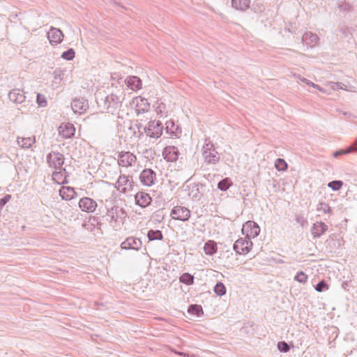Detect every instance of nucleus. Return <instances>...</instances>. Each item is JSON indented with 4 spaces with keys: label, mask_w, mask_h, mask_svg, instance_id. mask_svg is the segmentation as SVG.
Instances as JSON below:
<instances>
[{
    "label": "nucleus",
    "mask_w": 357,
    "mask_h": 357,
    "mask_svg": "<svg viewBox=\"0 0 357 357\" xmlns=\"http://www.w3.org/2000/svg\"><path fill=\"white\" fill-rule=\"evenodd\" d=\"M123 100L124 95L123 93H121L119 95L112 93L107 95L105 98H101L100 100H97V103L98 107L104 112L112 114H119Z\"/></svg>",
    "instance_id": "f257e3e1"
},
{
    "label": "nucleus",
    "mask_w": 357,
    "mask_h": 357,
    "mask_svg": "<svg viewBox=\"0 0 357 357\" xmlns=\"http://www.w3.org/2000/svg\"><path fill=\"white\" fill-rule=\"evenodd\" d=\"M202 155L204 162L206 164H216L220 160L219 153L215 151L213 144L210 142H206L202 148Z\"/></svg>",
    "instance_id": "f03ea898"
},
{
    "label": "nucleus",
    "mask_w": 357,
    "mask_h": 357,
    "mask_svg": "<svg viewBox=\"0 0 357 357\" xmlns=\"http://www.w3.org/2000/svg\"><path fill=\"white\" fill-rule=\"evenodd\" d=\"M146 126V136L150 138L158 139L162 134L163 130V126L160 121H151Z\"/></svg>",
    "instance_id": "7ed1b4c3"
},
{
    "label": "nucleus",
    "mask_w": 357,
    "mask_h": 357,
    "mask_svg": "<svg viewBox=\"0 0 357 357\" xmlns=\"http://www.w3.org/2000/svg\"><path fill=\"white\" fill-rule=\"evenodd\" d=\"M252 242L248 238H240L234 243L233 249L238 255H245L250 252Z\"/></svg>",
    "instance_id": "20e7f679"
},
{
    "label": "nucleus",
    "mask_w": 357,
    "mask_h": 357,
    "mask_svg": "<svg viewBox=\"0 0 357 357\" xmlns=\"http://www.w3.org/2000/svg\"><path fill=\"white\" fill-rule=\"evenodd\" d=\"M170 215L174 220L185 222L190 218V211L186 207L176 206L172 208Z\"/></svg>",
    "instance_id": "39448f33"
},
{
    "label": "nucleus",
    "mask_w": 357,
    "mask_h": 357,
    "mask_svg": "<svg viewBox=\"0 0 357 357\" xmlns=\"http://www.w3.org/2000/svg\"><path fill=\"white\" fill-rule=\"evenodd\" d=\"M47 160L50 167L58 169L64 163V156L59 152L52 151L47 155Z\"/></svg>",
    "instance_id": "423d86ee"
},
{
    "label": "nucleus",
    "mask_w": 357,
    "mask_h": 357,
    "mask_svg": "<svg viewBox=\"0 0 357 357\" xmlns=\"http://www.w3.org/2000/svg\"><path fill=\"white\" fill-rule=\"evenodd\" d=\"M137 160V157L131 152H121L118 155V163L120 166L128 167L132 166Z\"/></svg>",
    "instance_id": "0eeeda50"
},
{
    "label": "nucleus",
    "mask_w": 357,
    "mask_h": 357,
    "mask_svg": "<svg viewBox=\"0 0 357 357\" xmlns=\"http://www.w3.org/2000/svg\"><path fill=\"white\" fill-rule=\"evenodd\" d=\"M139 178L143 185L151 186L156 181V174L151 169H144L141 172Z\"/></svg>",
    "instance_id": "6e6552de"
},
{
    "label": "nucleus",
    "mask_w": 357,
    "mask_h": 357,
    "mask_svg": "<svg viewBox=\"0 0 357 357\" xmlns=\"http://www.w3.org/2000/svg\"><path fill=\"white\" fill-rule=\"evenodd\" d=\"M242 231L246 232V236L250 239V237L255 238L259 234L260 228L256 222L249 220L243 225Z\"/></svg>",
    "instance_id": "1a4fd4ad"
},
{
    "label": "nucleus",
    "mask_w": 357,
    "mask_h": 357,
    "mask_svg": "<svg viewBox=\"0 0 357 357\" xmlns=\"http://www.w3.org/2000/svg\"><path fill=\"white\" fill-rule=\"evenodd\" d=\"M71 108L75 113L83 114L89 109L88 100L84 98H75L71 102Z\"/></svg>",
    "instance_id": "9d476101"
},
{
    "label": "nucleus",
    "mask_w": 357,
    "mask_h": 357,
    "mask_svg": "<svg viewBox=\"0 0 357 357\" xmlns=\"http://www.w3.org/2000/svg\"><path fill=\"white\" fill-rule=\"evenodd\" d=\"M142 243L138 238L130 236L128 237L121 244V248L124 250H139L142 248Z\"/></svg>",
    "instance_id": "9b49d317"
},
{
    "label": "nucleus",
    "mask_w": 357,
    "mask_h": 357,
    "mask_svg": "<svg viewBox=\"0 0 357 357\" xmlns=\"http://www.w3.org/2000/svg\"><path fill=\"white\" fill-rule=\"evenodd\" d=\"M79 207L84 212L93 213L97 207V203L93 199L85 197L80 199Z\"/></svg>",
    "instance_id": "f8f14e48"
},
{
    "label": "nucleus",
    "mask_w": 357,
    "mask_h": 357,
    "mask_svg": "<svg viewBox=\"0 0 357 357\" xmlns=\"http://www.w3.org/2000/svg\"><path fill=\"white\" fill-rule=\"evenodd\" d=\"M107 215L110 218L111 221H114L119 224L123 223V220L126 218L125 212L118 207L112 208L108 211Z\"/></svg>",
    "instance_id": "ddd939ff"
},
{
    "label": "nucleus",
    "mask_w": 357,
    "mask_h": 357,
    "mask_svg": "<svg viewBox=\"0 0 357 357\" xmlns=\"http://www.w3.org/2000/svg\"><path fill=\"white\" fill-rule=\"evenodd\" d=\"M162 155L167 161L174 162L178 158L179 151L177 147L168 146L164 149Z\"/></svg>",
    "instance_id": "4468645a"
},
{
    "label": "nucleus",
    "mask_w": 357,
    "mask_h": 357,
    "mask_svg": "<svg viewBox=\"0 0 357 357\" xmlns=\"http://www.w3.org/2000/svg\"><path fill=\"white\" fill-rule=\"evenodd\" d=\"M128 186L132 188V181L129 179L128 176L121 175L115 184V188L122 192H126Z\"/></svg>",
    "instance_id": "2eb2a0df"
},
{
    "label": "nucleus",
    "mask_w": 357,
    "mask_h": 357,
    "mask_svg": "<svg viewBox=\"0 0 357 357\" xmlns=\"http://www.w3.org/2000/svg\"><path fill=\"white\" fill-rule=\"evenodd\" d=\"M47 34L48 39L51 44H59L62 41L63 38V32L59 29L54 27H51Z\"/></svg>",
    "instance_id": "dca6fc26"
},
{
    "label": "nucleus",
    "mask_w": 357,
    "mask_h": 357,
    "mask_svg": "<svg viewBox=\"0 0 357 357\" xmlns=\"http://www.w3.org/2000/svg\"><path fill=\"white\" fill-rule=\"evenodd\" d=\"M8 98L12 102L17 104L23 102L26 98L24 93L19 89L10 91L8 93Z\"/></svg>",
    "instance_id": "f3484780"
},
{
    "label": "nucleus",
    "mask_w": 357,
    "mask_h": 357,
    "mask_svg": "<svg viewBox=\"0 0 357 357\" xmlns=\"http://www.w3.org/2000/svg\"><path fill=\"white\" fill-rule=\"evenodd\" d=\"M135 198L136 204L141 207L147 206L151 202L150 195L144 192H137Z\"/></svg>",
    "instance_id": "a211bd4d"
},
{
    "label": "nucleus",
    "mask_w": 357,
    "mask_h": 357,
    "mask_svg": "<svg viewBox=\"0 0 357 357\" xmlns=\"http://www.w3.org/2000/svg\"><path fill=\"white\" fill-rule=\"evenodd\" d=\"M319 37L317 35L312 32H306L302 37V42L310 47L317 45Z\"/></svg>",
    "instance_id": "6ab92c4d"
},
{
    "label": "nucleus",
    "mask_w": 357,
    "mask_h": 357,
    "mask_svg": "<svg viewBox=\"0 0 357 357\" xmlns=\"http://www.w3.org/2000/svg\"><path fill=\"white\" fill-rule=\"evenodd\" d=\"M59 195L63 199L70 200L77 196V193L73 188L63 186L59 190Z\"/></svg>",
    "instance_id": "aec40b11"
},
{
    "label": "nucleus",
    "mask_w": 357,
    "mask_h": 357,
    "mask_svg": "<svg viewBox=\"0 0 357 357\" xmlns=\"http://www.w3.org/2000/svg\"><path fill=\"white\" fill-rule=\"evenodd\" d=\"M328 229V226L322 222H317L312 228V234L314 237H320Z\"/></svg>",
    "instance_id": "412c9836"
},
{
    "label": "nucleus",
    "mask_w": 357,
    "mask_h": 357,
    "mask_svg": "<svg viewBox=\"0 0 357 357\" xmlns=\"http://www.w3.org/2000/svg\"><path fill=\"white\" fill-rule=\"evenodd\" d=\"M59 132L63 138L67 139L74 135L75 129L70 124L65 125L64 126H61L59 128Z\"/></svg>",
    "instance_id": "4be33fe9"
},
{
    "label": "nucleus",
    "mask_w": 357,
    "mask_h": 357,
    "mask_svg": "<svg viewBox=\"0 0 357 357\" xmlns=\"http://www.w3.org/2000/svg\"><path fill=\"white\" fill-rule=\"evenodd\" d=\"M53 180L55 181L57 183H63L65 182L66 179V171L64 168H59L58 169H55V171L52 174Z\"/></svg>",
    "instance_id": "5701e85b"
},
{
    "label": "nucleus",
    "mask_w": 357,
    "mask_h": 357,
    "mask_svg": "<svg viewBox=\"0 0 357 357\" xmlns=\"http://www.w3.org/2000/svg\"><path fill=\"white\" fill-rule=\"evenodd\" d=\"M250 0H231L232 7L239 10H245L250 7Z\"/></svg>",
    "instance_id": "b1692460"
},
{
    "label": "nucleus",
    "mask_w": 357,
    "mask_h": 357,
    "mask_svg": "<svg viewBox=\"0 0 357 357\" xmlns=\"http://www.w3.org/2000/svg\"><path fill=\"white\" fill-rule=\"evenodd\" d=\"M165 125V130L167 133L177 136L178 134L181 132L180 128L178 126L175 125L174 121H168L166 122Z\"/></svg>",
    "instance_id": "393cba45"
},
{
    "label": "nucleus",
    "mask_w": 357,
    "mask_h": 357,
    "mask_svg": "<svg viewBox=\"0 0 357 357\" xmlns=\"http://www.w3.org/2000/svg\"><path fill=\"white\" fill-rule=\"evenodd\" d=\"M127 84L132 90L139 89L142 88V81L136 76L129 77L127 79Z\"/></svg>",
    "instance_id": "a878e982"
},
{
    "label": "nucleus",
    "mask_w": 357,
    "mask_h": 357,
    "mask_svg": "<svg viewBox=\"0 0 357 357\" xmlns=\"http://www.w3.org/2000/svg\"><path fill=\"white\" fill-rule=\"evenodd\" d=\"M204 250L206 255H213L217 252V245L213 241H208L205 243Z\"/></svg>",
    "instance_id": "bb28decb"
},
{
    "label": "nucleus",
    "mask_w": 357,
    "mask_h": 357,
    "mask_svg": "<svg viewBox=\"0 0 357 357\" xmlns=\"http://www.w3.org/2000/svg\"><path fill=\"white\" fill-rule=\"evenodd\" d=\"M35 142L34 137H18L17 144L22 148H29Z\"/></svg>",
    "instance_id": "cd10ccee"
},
{
    "label": "nucleus",
    "mask_w": 357,
    "mask_h": 357,
    "mask_svg": "<svg viewBox=\"0 0 357 357\" xmlns=\"http://www.w3.org/2000/svg\"><path fill=\"white\" fill-rule=\"evenodd\" d=\"M147 237L149 241L162 240L163 238V235L162 231L160 230L151 229L148 231Z\"/></svg>",
    "instance_id": "c85d7f7f"
},
{
    "label": "nucleus",
    "mask_w": 357,
    "mask_h": 357,
    "mask_svg": "<svg viewBox=\"0 0 357 357\" xmlns=\"http://www.w3.org/2000/svg\"><path fill=\"white\" fill-rule=\"evenodd\" d=\"M188 312L199 317L203 314V310L201 305L192 304L188 307Z\"/></svg>",
    "instance_id": "c756f323"
},
{
    "label": "nucleus",
    "mask_w": 357,
    "mask_h": 357,
    "mask_svg": "<svg viewBox=\"0 0 357 357\" xmlns=\"http://www.w3.org/2000/svg\"><path fill=\"white\" fill-rule=\"evenodd\" d=\"M181 283L190 285L194 282V276L188 273H183L179 278Z\"/></svg>",
    "instance_id": "7c9ffc66"
},
{
    "label": "nucleus",
    "mask_w": 357,
    "mask_h": 357,
    "mask_svg": "<svg viewBox=\"0 0 357 357\" xmlns=\"http://www.w3.org/2000/svg\"><path fill=\"white\" fill-rule=\"evenodd\" d=\"M231 185V182L229 178H225L218 183V188L222 191H226L229 189V186Z\"/></svg>",
    "instance_id": "2f4dec72"
},
{
    "label": "nucleus",
    "mask_w": 357,
    "mask_h": 357,
    "mask_svg": "<svg viewBox=\"0 0 357 357\" xmlns=\"http://www.w3.org/2000/svg\"><path fill=\"white\" fill-rule=\"evenodd\" d=\"M337 8L340 11L349 12L351 10L352 6L344 1L339 0L337 3Z\"/></svg>",
    "instance_id": "473e14b6"
},
{
    "label": "nucleus",
    "mask_w": 357,
    "mask_h": 357,
    "mask_svg": "<svg viewBox=\"0 0 357 357\" xmlns=\"http://www.w3.org/2000/svg\"><path fill=\"white\" fill-rule=\"evenodd\" d=\"M275 167L278 171H284L288 165L284 159L278 158L275 162Z\"/></svg>",
    "instance_id": "72a5a7b5"
},
{
    "label": "nucleus",
    "mask_w": 357,
    "mask_h": 357,
    "mask_svg": "<svg viewBox=\"0 0 357 357\" xmlns=\"http://www.w3.org/2000/svg\"><path fill=\"white\" fill-rule=\"evenodd\" d=\"M214 292L218 296H223L226 294V287L222 282H218L214 287Z\"/></svg>",
    "instance_id": "f704fd0d"
},
{
    "label": "nucleus",
    "mask_w": 357,
    "mask_h": 357,
    "mask_svg": "<svg viewBox=\"0 0 357 357\" xmlns=\"http://www.w3.org/2000/svg\"><path fill=\"white\" fill-rule=\"evenodd\" d=\"M317 210L318 211H323L324 213H331L332 211L331 207L326 202H320L318 204Z\"/></svg>",
    "instance_id": "c9c22d12"
},
{
    "label": "nucleus",
    "mask_w": 357,
    "mask_h": 357,
    "mask_svg": "<svg viewBox=\"0 0 357 357\" xmlns=\"http://www.w3.org/2000/svg\"><path fill=\"white\" fill-rule=\"evenodd\" d=\"M75 54L74 50L73 48H70L62 53L61 58L67 61H70L75 57Z\"/></svg>",
    "instance_id": "e433bc0d"
},
{
    "label": "nucleus",
    "mask_w": 357,
    "mask_h": 357,
    "mask_svg": "<svg viewBox=\"0 0 357 357\" xmlns=\"http://www.w3.org/2000/svg\"><path fill=\"white\" fill-rule=\"evenodd\" d=\"M307 275L303 271H299L294 277V280L300 283L305 284L307 280Z\"/></svg>",
    "instance_id": "4c0bfd02"
},
{
    "label": "nucleus",
    "mask_w": 357,
    "mask_h": 357,
    "mask_svg": "<svg viewBox=\"0 0 357 357\" xmlns=\"http://www.w3.org/2000/svg\"><path fill=\"white\" fill-rule=\"evenodd\" d=\"M343 185V182L342 181H333L328 183V186L331 188L333 190L337 191L339 190Z\"/></svg>",
    "instance_id": "58836bf2"
},
{
    "label": "nucleus",
    "mask_w": 357,
    "mask_h": 357,
    "mask_svg": "<svg viewBox=\"0 0 357 357\" xmlns=\"http://www.w3.org/2000/svg\"><path fill=\"white\" fill-rule=\"evenodd\" d=\"M134 128H137V138L140 139L144 134L146 135V132H144V130H146V126H144L141 123H135V126Z\"/></svg>",
    "instance_id": "ea45409f"
},
{
    "label": "nucleus",
    "mask_w": 357,
    "mask_h": 357,
    "mask_svg": "<svg viewBox=\"0 0 357 357\" xmlns=\"http://www.w3.org/2000/svg\"><path fill=\"white\" fill-rule=\"evenodd\" d=\"M314 288L316 291L319 292H322L328 289V285L326 281L321 280L319 282H318V284H317Z\"/></svg>",
    "instance_id": "a19ab883"
},
{
    "label": "nucleus",
    "mask_w": 357,
    "mask_h": 357,
    "mask_svg": "<svg viewBox=\"0 0 357 357\" xmlns=\"http://www.w3.org/2000/svg\"><path fill=\"white\" fill-rule=\"evenodd\" d=\"M36 101H37L38 105L40 107H43L47 105V100H46L45 97L40 93L37 94Z\"/></svg>",
    "instance_id": "79ce46f5"
},
{
    "label": "nucleus",
    "mask_w": 357,
    "mask_h": 357,
    "mask_svg": "<svg viewBox=\"0 0 357 357\" xmlns=\"http://www.w3.org/2000/svg\"><path fill=\"white\" fill-rule=\"evenodd\" d=\"M351 152H352V148L347 147L346 149H342V150H339V151H337L334 152L333 156L334 157H337V156H339L340 155L348 154V153H350Z\"/></svg>",
    "instance_id": "37998d69"
},
{
    "label": "nucleus",
    "mask_w": 357,
    "mask_h": 357,
    "mask_svg": "<svg viewBox=\"0 0 357 357\" xmlns=\"http://www.w3.org/2000/svg\"><path fill=\"white\" fill-rule=\"evenodd\" d=\"M278 348L282 352H287L289 350V347L285 342H280L278 344Z\"/></svg>",
    "instance_id": "c03bdc74"
},
{
    "label": "nucleus",
    "mask_w": 357,
    "mask_h": 357,
    "mask_svg": "<svg viewBox=\"0 0 357 357\" xmlns=\"http://www.w3.org/2000/svg\"><path fill=\"white\" fill-rule=\"evenodd\" d=\"M296 221L299 223L301 226L304 227L305 224H307L306 219L301 215H298L296 218Z\"/></svg>",
    "instance_id": "a18cd8bd"
},
{
    "label": "nucleus",
    "mask_w": 357,
    "mask_h": 357,
    "mask_svg": "<svg viewBox=\"0 0 357 357\" xmlns=\"http://www.w3.org/2000/svg\"><path fill=\"white\" fill-rule=\"evenodd\" d=\"M140 101L142 102V105L144 106L142 110L144 112L149 110V104L148 102V100L145 98H140Z\"/></svg>",
    "instance_id": "49530a36"
},
{
    "label": "nucleus",
    "mask_w": 357,
    "mask_h": 357,
    "mask_svg": "<svg viewBox=\"0 0 357 357\" xmlns=\"http://www.w3.org/2000/svg\"><path fill=\"white\" fill-rule=\"evenodd\" d=\"M11 198V195H5L2 199H0V206H3L5 204H6L9 200Z\"/></svg>",
    "instance_id": "de8ad7c7"
},
{
    "label": "nucleus",
    "mask_w": 357,
    "mask_h": 357,
    "mask_svg": "<svg viewBox=\"0 0 357 357\" xmlns=\"http://www.w3.org/2000/svg\"><path fill=\"white\" fill-rule=\"evenodd\" d=\"M135 126V123L131 124L129 127V130L133 133V135L137 137V128H134Z\"/></svg>",
    "instance_id": "09e8293b"
},
{
    "label": "nucleus",
    "mask_w": 357,
    "mask_h": 357,
    "mask_svg": "<svg viewBox=\"0 0 357 357\" xmlns=\"http://www.w3.org/2000/svg\"><path fill=\"white\" fill-rule=\"evenodd\" d=\"M328 86L331 89L335 91L337 90V86H338V84L336 82H331L328 84Z\"/></svg>",
    "instance_id": "8fccbe9b"
},
{
    "label": "nucleus",
    "mask_w": 357,
    "mask_h": 357,
    "mask_svg": "<svg viewBox=\"0 0 357 357\" xmlns=\"http://www.w3.org/2000/svg\"><path fill=\"white\" fill-rule=\"evenodd\" d=\"M338 86H337V89H344V90H347V91H349V89H346L344 87V84L342 83H340V82H336Z\"/></svg>",
    "instance_id": "3c124183"
},
{
    "label": "nucleus",
    "mask_w": 357,
    "mask_h": 357,
    "mask_svg": "<svg viewBox=\"0 0 357 357\" xmlns=\"http://www.w3.org/2000/svg\"><path fill=\"white\" fill-rule=\"evenodd\" d=\"M299 79H301V82L305 83L307 85H309L310 83H311V81H310L304 77H302V78L299 77Z\"/></svg>",
    "instance_id": "603ef678"
},
{
    "label": "nucleus",
    "mask_w": 357,
    "mask_h": 357,
    "mask_svg": "<svg viewBox=\"0 0 357 357\" xmlns=\"http://www.w3.org/2000/svg\"><path fill=\"white\" fill-rule=\"evenodd\" d=\"M318 90L322 93H329V92L328 91V90L325 88H323V87H321L319 86V88L318 89Z\"/></svg>",
    "instance_id": "864d4df0"
},
{
    "label": "nucleus",
    "mask_w": 357,
    "mask_h": 357,
    "mask_svg": "<svg viewBox=\"0 0 357 357\" xmlns=\"http://www.w3.org/2000/svg\"><path fill=\"white\" fill-rule=\"evenodd\" d=\"M309 85L312 86L313 88L317 89H318L319 88V86H320L318 84H314V83H313L312 82H311V83H310Z\"/></svg>",
    "instance_id": "5fc2aeb1"
},
{
    "label": "nucleus",
    "mask_w": 357,
    "mask_h": 357,
    "mask_svg": "<svg viewBox=\"0 0 357 357\" xmlns=\"http://www.w3.org/2000/svg\"><path fill=\"white\" fill-rule=\"evenodd\" d=\"M309 85L312 86L313 88L317 89H318L319 88V86H320L318 84H314V83H313L312 82H311V83H310Z\"/></svg>",
    "instance_id": "6e6d98bb"
},
{
    "label": "nucleus",
    "mask_w": 357,
    "mask_h": 357,
    "mask_svg": "<svg viewBox=\"0 0 357 357\" xmlns=\"http://www.w3.org/2000/svg\"><path fill=\"white\" fill-rule=\"evenodd\" d=\"M349 147L352 148V152L357 153V146L356 145H354V144L353 145L349 146Z\"/></svg>",
    "instance_id": "4d7b16f0"
},
{
    "label": "nucleus",
    "mask_w": 357,
    "mask_h": 357,
    "mask_svg": "<svg viewBox=\"0 0 357 357\" xmlns=\"http://www.w3.org/2000/svg\"><path fill=\"white\" fill-rule=\"evenodd\" d=\"M177 354H179V355H181V356H186V355H187L186 354H185V353H181V352H178V353H177Z\"/></svg>",
    "instance_id": "13d9d810"
},
{
    "label": "nucleus",
    "mask_w": 357,
    "mask_h": 357,
    "mask_svg": "<svg viewBox=\"0 0 357 357\" xmlns=\"http://www.w3.org/2000/svg\"><path fill=\"white\" fill-rule=\"evenodd\" d=\"M354 145L357 146V138L356 139V140L354 142Z\"/></svg>",
    "instance_id": "bf43d9fd"
}]
</instances>
